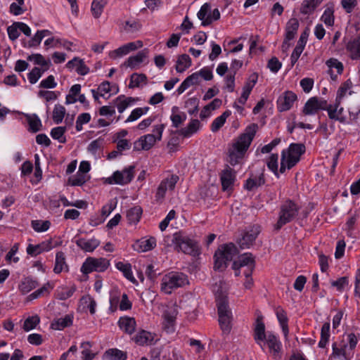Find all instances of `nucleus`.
<instances>
[{"instance_id":"f257e3e1","label":"nucleus","mask_w":360,"mask_h":360,"mask_svg":"<svg viewBox=\"0 0 360 360\" xmlns=\"http://www.w3.org/2000/svg\"><path fill=\"white\" fill-rule=\"evenodd\" d=\"M258 124L252 123L246 127L244 132L241 134L233 143L229 150V162L235 166L244 158L257 130Z\"/></svg>"},{"instance_id":"f03ea898","label":"nucleus","mask_w":360,"mask_h":360,"mask_svg":"<svg viewBox=\"0 0 360 360\" xmlns=\"http://www.w3.org/2000/svg\"><path fill=\"white\" fill-rule=\"evenodd\" d=\"M301 206L291 199L282 201L278 212V221L275 225L276 229H281L284 225L294 221L299 215Z\"/></svg>"},{"instance_id":"7ed1b4c3","label":"nucleus","mask_w":360,"mask_h":360,"mask_svg":"<svg viewBox=\"0 0 360 360\" xmlns=\"http://www.w3.org/2000/svg\"><path fill=\"white\" fill-rule=\"evenodd\" d=\"M219 323L224 335H228L231 330L232 313L229 309L226 297H219L217 299Z\"/></svg>"},{"instance_id":"20e7f679","label":"nucleus","mask_w":360,"mask_h":360,"mask_svg":"<svg viewBox=\"0 0 360 360\" xmlns=\"http://www.w3.org/2000/svg\"><path fill=\"white\" fill-rule=\"evenodd\" d=\"M188 284V276L181 272L171 271L163 276L161 281V290L166 294Z\"/></svg>"},{"instance_id":"39448f33","label":"nucleus","mask_w":360,"mask_h":360,"mask_svg":"<svg viewBox=\"0 0 360 360\" xmlns=\"http://www.w3.org/2000/svg\"><path fill=\"white\" fill-rule=\"evenodd\" d=\"M236 253V248L233 243L224 244L216 250L214 259L215 270L222 271L227 267L228 262L231 261Z\"/></svg>"},{"instance_id":"423d86ee","label":"nucleus","mask_w":360,"mask_h":360,"mask_svg":"<svg viewBox=\"0 0 360 360\" xmlns=\"http://www.w3.org/2000/svg\"><path fill=\"white\" fill-rule=\"evenodd\" d=\"M173 243L175 249L179 252L193 256L200 254V249L198 243L190 238L183 236L181 233H175L173 238Z\"/></svg>"},{"instance_id":"0eeeda50","label":"nucleus","mask_w":360,"mask_h":360,"mask_svg":"<svg viewBox=\"0 0 360 360\" xmlns=\"http://www.w3.org/2000/svg\"><path fill=\"white\" fill-rule=\"evenodd\" d=\"M164 129L165 124H163L155 126L154 134L142 136L134 143V150H150L157 141L161 140Z\"/></svg>"},{"instance_id":"6e6552de","label":"nucleus","mask_w":360,"mask_h":360,"mask_svg":"<svg viewBox=\"0 0 360 360\" xmlns=\"http://www.w3.org/2000/svg\"><path fill=\"white\" fill-rule=\"evenodd\" d=\"M255 267V261L252 253L247 252L240 255L233 263L232 268L236 276H239L243 270V274L252 275Z\"/></svg>"},{"instance_id":"1a4fd4ad","label":"nucleus","mask_w":360,"mask_h":360,"mask_svg":"<svg viewBox=\"0 0 360 360\" xmlns=\"http://www.w3.org/2000/svg\"><path fill=\"white\" fill-rule=\"evenodd\" d=\"M110 266V261L106 258H95L89 257L86 259L81 267L84 274H89L93 271H105Z\"/></svg>"},{"instance_id":"9d476101","label":"nucleus","mask_w":360,"mask_h":360,"mask_svg":"<svg viewBox=\"0 0 360 360\" xmlns=\"http://www.w3.org/2000/svg\"><path fill=\"white\" fill-rule=\"evenodd\" d=\"M134 168L135 167L134 165H131L129 167L124 168L122 172L116 171L113 173L112 176L106 179V182L109 184H127L130 183L134 178Z\"/></svg>"},{"instance_id":"9b49d317","label":"nucleus","mask_w":360,"mask_h":360,"mask_svg":"<svg viewBox=\"0 0 360 360\" xmlns=\"http://www.w3.org/2000/svg\"><path fill=\"white\" fill-rule=\"evenodd\" d=\"M297 95L290 91H287L281 95L277 100V108L279 112L289 110L297 100Z\"/></svg>"},{"instance_id":"f8f14e48","label":"nucleus","mask_w":360,"mask_h":360,"mask_svg":"<svg viewBox=\"0 0 360 360\" xmlns=\"http://www.w3.org/2000/svg\"><path fill=\"white\" fill-rule=\"evenodd\" d=\"M260 233V227L258 225H254L250 230L245 233L242 238L238 241L240 247L243 249L249 248L253 244L257 236Z\"/></svg>"},{"instance_id":"ddd939ff","label":"nucleus","mask_w":360,"mask_h":360,"mask_svg":"<svg viewBox=\"0 0 360 360\" xmlns=\"http://www.w3.org/2000/svg\"><path fill=\"white\" fill-rule=\"evenodd\" d=\"M235 179L236 172L228 166L226 169L222 171L220 176L222 190L224 191H231L233 189Z\"/></svg>"},{"instance_id":"4468645a","label":"nucleus","mask_w":360,"mask_h":360,"mask_svg":"<svg viewBox=\"0 0 360 360\" xmlns=\"http://www.w3.org/2000/svg\"><path fill=\"white\" fill-rule=\"evenodd\" d=\"M177 175H172L170 178L165 179L160 184L156 193V197L163 198L167 189L173 190L179 181Z\"/></svg>"},{"instance_id":"2eb2a0df","label":"nucleus","mask_w":360,"mask_h":360,"mask_svg":"<svg viewBox=\"0 0 360 360\" xmlns=\"http://www.w3.org/2000/svg\"><path fill=\"white\" fill-rule=\"evenodd\" d=\"M264 172V167L262 169V172L259 176L251 174L250 176L245 181L244 188L251 191L255 188L264 185L266 182Z\"/></svg>"},{"instance_id":"dca6fc26","label":"nucleus","mask_w":360,"mask_h":360,"mask_svg":"<svg viewBox=\"0 0 360 360\" xmlns=\"http://www.w3.org/2000/svg\"><path fill=\"white\" fill-rule=\"evenodd\" d=\"M156 246V239L155 237L149 238H142L138 240L133 245L134 249L139 252H145L150 251Z\"/></svg>"},{"instance_id":"f3484780","label":"nucleus","mask_w":360,"mask_h":360,"mask_svg":"<svg viewBox=\"0 0 360 360\" xmlns=\"http://www.w3.org/2000/svg\"><path fill=\"white\" fill-rule=\"evenodd\" d=\"M267 335L265 334V325L262 321V316H258L255 321V327L254 330V339L255 342L260 345L264 349L262 342L264 341Z\"/></svg>"},{"instance_id":"a211bd4d","label":"nucleus","mask_w":360,"mask_h":360,"mask_svg":"<svg viewBox=\"0 0 360 360\" xmlns=\"http://www.w3.org/2000/svg\"><path fill=\"white\" fill-rule=\"evenodd\" d=\"M155 334L145 330H141L137 333L132 338L136 344L140 346L151 345L154 344Z\"/></svg>"},{"instance_id":"6ab92c4d","label":"nucleus","mask_w":360,"mask_h":360,"mask_svg":"<svg viewBox=\"0 0 360 360\" xmlns=\"http://www.w3.org/2000/svg\"><path fill=\"white\" fill-rule=\"evenodd\" d=\"M346 49L352 60H360V35L350 39Z\"/></svg>"},{"instance_id":"aec40b11","label":"nucleus","mask_w":360,"mask_h":360,"mask_svg":"<svg viewBox=\"0 0 360 360\" xmlns=\"http://www.w3.org/2000/svg\"><path fill=\"white\" fill-rule=\"evenodd\" d=\"M148 53V50L147 49H144L139 51L136 55L129 57L128 59L124 61L123 65L131 69H135L139 66L141 63H143L146 58H147Z\"/></svg>"},{"instance_id":"412c9836","label":"nucleus","mask_w":360,"mask_h":360,"mask_svg":"<svg viewBox=\"0 0 360 360\" xmlns=\"http://www.w3.org/2000/svg\"><path fill=\"white\" fill-rule=\"evenodd\" d=\"M76 245L85 252H93L100 245V241L95 238L86 239L84 238H78L75 240Z\"/></svg>"},{"instance_id":"4be33fe9","label":"nucleus","mask_w":360,"mask_h":360,"mask_svg":"<svg viewBox=\"0 0 360 360\" xmlns=\"http://www.w3.org/2000/svg\"><path fill=\"white\" fill-rule=\"evenodd\" d=\"M347 347V344L344 341H341L340 342H333V352L330 356V359L332 358H338L343 360H349L346 349Z\"/></svg>"},{"instance_id":"5701e85b","label":"nucleus","mask_w":360,"mask_h":360,"mask_svg":"<svg viewBox=\"0 0 360 360\" xmlns=\"http://www.w3.org/2000/svg\"><path fill=\"white\" fill-rule=\"evenodd\" d=\"M275 313L282 328L283 333L286 337L289 333L288 318L287 316V313L283 309V308L280 306H278L275 308Z\"/></svg>"},{"instance_id":"b1692460","label":"nucleus","mask_w":360,"mask_h":360,"mask_svg":"<svg viewBox=\"0 0 360 360\" xmlns=\"http://www.w3.org/2000/svg\"><path fill=\"white\" fill-rule=\"evenodd\" d=\"M265 340L269 352L273 354L275 358L277 357L281 352V343L279 340L273 333H269Z\"/></svg>"},{"instance_id":"393cba45","label":"nucleus","mask_w":360,"mask_h":360,"mask_svg":"<svg viewBox=\"0 0 360 360\" xmlns=\"http://www.w3.org/2000/svg\"><path fill=\"white\" fill-rule=\"evenodd\" d=\"M118 326L121 330L131 335L134 332L136 323L134 318L124 316L119 319Z\"/></svg>"},{"instance_id":"a878e982","label":"nucleus","mask_w":360,"mask_h":360,"mask_svg":"<svg viewBox=\"0 0 360 360\" xmlns=\"http://www.w3.org/2000/svg\"><path fill=\"white\" fill-rule=\"evenodd\" d=\"M200 126V122L198 120H192L186 127L177 130L175 133L181 135L185 138H188L196 133L199 129Z\"/></svg>"},{"instance_id":"bb28decb","label":"nucleus","mask_w":360,"mask_h":360,"mask_svg":"<svg viewBox=\"0 0 360 360\" xmlns=\"http://www.w3.org/2000/svg\"><path fill=\"white\" fill-rule=\"evenodd\" d=\"M51 243L43 242L38 245L29 244L27 248V253L31 256H37L44 251H49L51 249Z\"/></svg>"},{"instance_id":"cd10ccee","label":"nucleus","mask_w":360,"mask_h":360,"mask_svg":"<svg viewBox=\"0 0 360 360\" xmlns=\"http://www.w3.org/2000/svg\"><path fill=\"white\" fill-rule=\"evenodd\" d=\"M73 316L72 314H67L63 318L55 319L51 324V326L54 330H63L65 328L69 327L72 325Z\"/></svg>"},{"instance_id":"c85d7f7f","label":"nucleus","mask_w":360,"mask_h":360,"mask_svg":"<svg viewBox=\"0 0 360 360\" xmlns=\"http://www.w3.org/2000/svg\"><path fill=\"white\" fill-rule=\"evenodd\" d=\"M299 27V21L295 18H290L286 24L285 38L292 40L297 34Z\"/></svg>"},{"instance_id":"c756f323","label":"nucleus","mask_w":360,"mask_h":360,"mask_svg":"<svg viewBox=\"0 0 360 360\" xmlns=\"http://www.w3.org/2000/svg\"><path fill=\"white\" fill-rule=\"evenodd\" d=\"M38 285L39 283L37 280L31 277H26L21 281L18 289L22 294H27Z\"/></svg>"},{"instance_id":"7c9ffc66","label":"nucleus","mask_w":360,"mask_h":360,"mask_svg":"<svg viewBox=\"0 0 360 360\" xmlns=\"http://www.w3.org/2000/svg\"><path fill=\"white\" fill-rule=\"evenodd\" d=\"M74 63H77L76 72L80 75H85L89 72V68L85 65L83 60L75 57L72 60L68 62L66 66L69 69L74 68Z\"/></svg>"},{"instance_id":"2f4dec72","label":"nucleus","mask_w":360,"mask_h":360,"mask_svg":"<svg viewBox=\"0 0 360 360\" xmlns=\"http://www.w3.org/2000/svg\"><path fill=\"white\" fill-rule=\"evenodd\" d=\"M25 117L29 124V131L36 133L41 130L42 124L41 120L36 114H25Z\"/></svg>"},{"instance_id":"473e14b6","label":"nucleus","mask_w":360,"mask_h":360,"mask_svg":"<svg viewBox=\"0 0 360 360\" xmlns=\"http://www.w3.org/2000/svg\"><path fill=\"white\" fill-rule=\"evenodd\" d=\"M210 11V6L205 3L201 6L197 14L198 19L202 20L201 25L202 26H207L212 23L211 15L209 14Z\"/></svg>"},{"instance_id":"72a5a7b5","label":"nucleus","mask_w":360,"mask_h":360,"mask_svg":"<svg viewBox=\"0 0 360 360\" xmlns=\"http://www.w3.org/2000/svg\"><path fill=\"white\" fill-rule=\"evenodd\" d=\"M319 109L317 105V97L314 96L310 98L304 104L302 109V114L304 115H315L319 112Z\"/></svg>"},{"instance_id":"f704fd0d","label":"nucleus","mask_w":360,"mask_h":360,"mask_svg":"<svg viewBox=\"0 0 360 360\" xmlns=\"http://www.w3.org/2000/svg\"><path fill=\"white\" fill-rule=\"evenodd\" d=\"M116 268L122 271L124 276V277L133 283H137L136 280L133 276V274L131 271V266L129 263H124L122 262H118L115 264Z\"/></svg>"},{"instance_id":"c9c22d12","label":"nucleus","mask_w":360,"mask_h":360,"mask_svg":"<svg viewBox=\"0 0 360 360\" xmlns=\"http://www.w3.org/2000/svg\"><path fill=\"white\" fill-rule=\"evenodd\" d=\"M68 271V266L65 262V255L64 252L60 251L56 253L55 266L53 271L56 274H60L62 271Z\"/></svg>"},{"instance_id":"e433bc0d","label":"nucleus","mask_w":360,"mask_h":360,"mask_svg":"<svg viewBox=\"0 0 360 360\" xmlns=\"http://www.w3.org/2000/svg\"><path fill=\"white\" fill-rule=\"evenodd\" d=\"M191 65V59L187 54H181L179 56L175 69L178 72H183Z\"/></svg>"},{"instance_id":"4c0bfd02","label":"nucleus","mask_w":360,"mask_h":360,"mask_svg":"<svg viewBox=\"0 0 360 360\" xmlns=\"http://www.w3.org/2000/svg\"><path fill=\"white\" fill-rule=\"evenodd\" d=\"M104 357L108 360H126L127 358V352L118 349H109L104 353Z\"/></svg>"},{"instance_id":"58836bf2","label":"nucleus","mask_w":360,"mask_h":360,"mask_svg":"<svg viewBox=\"0 0 360 360\" xmlns=\"http://www.w3.org/2000/svg\"><path fill=\"white\" fill-rule=\"evenodd\" d=\"M143 210L140 206H134L127 211V218L129 224H136L139 221Z\"/></svg>"},{"instance_id":"ea45409f","label":"nucleus","mask_w":360,"mask_h":360,"mask_svg":"<svg viewBox=\"0 0 360 360\" xmlns=\"http://www.w3.org/2000/svg\"><path fill=\"white\" fill-rule=\"evenodd\" d=\"M178 107H173L172 109V114L170 117L172 126L175 128H178L186 120V115L185 112H181L179 113H176Z\"/></svg>"},{"instance_id":"a19ab883","label":"nucleus","mask_w":360,"mask_h":360,"mask_svg":"<svg viewBox=\"0 0 360 360\" xmlns=\"http://www.w3.org/2000/svg\"><path fill=\"white\" fill-rule=\"evenodd\" d=\"M107 4V0H93L91 3V11L95 18H98Z\"/></svg>"},{"instance_id":"79ce46f5","label":"nucleus","mask_w":360,"mask_h":360,"mask_svg":"<svg viewBox=\"0 0 360 360\" xmlns=\"http://www.w3.org/2000/svg\"><path fill=\"white\" fill-rule=\"evenodd\" d=\"M230 110H226L220 116L216 117L211 124V130L216 132L224 124L226 120L231 115Z\"/></svg>"},{"instance_id":"37998d69","label":"nucleus","mask_w":360,"mask_h":360,"mask_svg":"<svg viewBox=\"0 0 360 360\" xmlns=\"http://www.w3.org/2000/svg\"><path fill=\"white\" fill-rule=\"evenodd\" d=\"M340 101L336 100L335 104L334 105V106H333L332 105H330V107L327 110L328 114V117L330 120L339 121L340 123H345L346 117L345 116H339L337 113L338 108L340 106Z\"/></svg>"},{"instance_id":"c03bdc74","label":"nucleus","mask_w":360,"mask_h":360,"mask_svg":"<svg viewBox=\"0 0 360 360\" xmlns=\"http://www.w3.org/2000/svg\"><path fill=\"white\" fill-rule=\"evenodd\" d=\"M53 285H51L49 282H47L41 288L31 293L27 298L29 300H32L41 296L47 295L49 294L50 290L53 289Z\"/></svg>"},{"instance_id":"a18cd8bd","label":"nucleus","mask_w":360,"mask_h":360,"mask_svg":"<svg viewBox=\"0 0 360 360\" xmlns=\"http://www.w3.org/2000/svg\"><path fill=\"white\" fill-rule=\"evenodd\" d=\"M330 323L326 322L323 324L321 330V340L319 342V347L324 348L328 342L330 338Z\"/></svg>"},{"instance_id":"49530a36","label":"nucleus","mask_w":360,"mask_h":360,"mask_svg":"<svg viewBox=\"0 0 360 360\" xmlns=\"http://www.w3.org/2000/svg\"><path fill=\"white\" fill-rule=\"evenodd\" d=\"M66 113V110L64 106L60 104H56L53 110L52 119L55 124H58L62 122Z\"/></svg>"},{"instance_id":"de8ad7c7","label":"nucleus","mask_w":360,"mask_h":360,"mask_svg":"<svg viewBox=\"0 0 360 360\" xmlns=\"http://www.w3.org/2000/svg\"><path fill=\"white\" fill-rule=\"evenodd\" d=\"M258 79V75L256 72L252 73L248 78V81L245 82L243 88L242 94L245 96H249L253 87L256 84Z\"/></svg>"},{"instance_id":"09e8293b","label":"nucleus","mask_w":360,"mask_h":360,"mask_svg":"<svg viewBox=\"0 0 360 360\" xmlns=\"http://www.w3.org/2000/svg\"><path fill=\"white\" fill-rule=\"evenodd\" d=\"M67 131V127H56L51 129V136L53 139L58 140L61 143L66 142L64 134Z\"/></svg>"},{"instance_id":"8fccbe9b","label":"nucleus","mask_w":360,"mask_h":360,"mask_svg":"<svg viewBox=\"0 0 360 360\" xmlns=\"http://www.w3.org/2000/svg\"><path fill=\"white\" fill-rule=\"evenodd\" d=\"M89 178L86 174H82L81 172H77L75 175L72 176L69 178V184L72 186H81L84 184Z\"/></svg>"},{"instance_id":"3c124183","label":"nucleus","mask_w":360,"mask_h":360,"mask_svg":"<svg viewBox=\"0 0 360 360\" xmlns=\"http://www.w3.org/2000/svg\"><path fill=\"white\" fill-rule=\"evenodd\" d=\"M146 82H147V77L146 76V75L133 73L131 75L129 88L134 89L135 87H139L141 83L143 82V83L146 84Z\"/></svg>"},{"instance_id":"603ef678","label":"nucleus","mask_w":360,"mask_h":360,"mask_svg":"<svg viewBox=\"0 0 360 360\" xmlns=\"http://www.w3.org/2000/svg\"><path fill=\"white\" fill-rule=\"evenodd\" d=\"M40 318L39 316H29L24 321L22 328L25 331H30L36 328V326L39 323Z\"/></svg>"},{"instance_id":"864d4df0","label":"nucleus","mask_w":360,"mask_h":360,"mask_svg":"<svg viewBox=\"0 0 360 360\" xmlns=\"http://www.w3.org/2000/svg\"><path fill=\"white\" fill-rule=\"evenodd\" d=\"M46 70H47V68H34L27 75L29 82L32 84H35Z\"/></svg>"},{"instance_id":"5fc2aeb1","label":"nucleus","mask_w":360,"mask_h":360,"mask_svg":"<svg viewBox=\"0 0 360 360\" xmlns=\"http://www.w3.org/2000/svg\"><path fill=\"white\" fill-rule=\"evenodd\" d=\"M142 27L139 20H127L123 26L124 30L127 33H134L139 31Z\"/></svg>"},{"instance_id":"6e6d98bb","label":"nucleus","mask_w":360,"mask_h":360,"mask_svg":"<svg viewBox=\"0 0 360 360\" xmlns=\"http://www.w3.org/2000/svg\"><path fill=\"white\" fill-rule=\"evenodd\" d=\"M148 110H149V107L135 108L134 110H133L131 111L130 115L125 120V122H134V121L138 120L143 115L146 114L147 112L148 111Z\"/></svg>"},{"instance_id":"4d7b16f0","label":"nucleus","mask_w":360,"mask_h":360,"mask_svg":"<svg viewBox=\"0 0 360 360\" xmlns=\"http://www.w3.org/2000/svg\"><path fill=\"white\" fill-rule=\"evenodd\" d=\"M323 0H306L302 4L301 11L302 13L307 14L314 11Z\"/></svg>"},{"instance_id":"13d9d810","label":"nucleus","mask_w":360,"mask_h":360,"mask_svg":"<svg viewBox=\"0 0 360 360\" xmlns=\"http://www.w3.org/2000/svg\"><path fill=\"white\" fill-rule=\"evenodd\" d=\"M27 60L30 61H33L36 65H40L42 68H47L49 69V65L50 63L49 60H46L43 56L39 53L32 54L27 57Z\"/></svg>"},{"instance_id":"bf43d9fd","label":"nucleus","mask_w":360,"mask_h":360,"mask_svg":"<svg viewBox=\"0 0 360 360\" xmlns=\"http://www.w3.org/2000/svg\"><path fill=\"white\" fill-rule=\"evenodd\" d=\"M49 221L33 220L32 221V227L35 231L43 232L47 231L50 227Z\"/></svg>"},{"instance_id":"052dcab7","label":"nucleus","mask_w":360,"mask_h":360,"mask_svg":"<svg viewBox=\"0 0 360 360\" xmlns=\"http://www.w3.org/2000/svg\"><path fill=\"white\" fill-rule=\"evenodd\" d=\"M305 150L306 148L303 143H291L289 146L288 153L297 155L300 158V156L305 153Z\"/></svg>"},{"instance_id":"680f3d73","label":"nucleus","mask_w":360,"mask_h":360,"mask_svg":"<svg viewBox=\"0 0 360 360\" xmlns=\"http://www.w3.org/2000/svg\"><path fill=\"white\" fill-rule=\"evenodd\" d=\"M334 10L333 8H327L321 16V20L326 25L331 26L334 23Z\"/></svg>"},{"instance_id":"e2e57ef3","label":"nucleus","mask_w":360,"mask_h":360,"mask_svg":"<svg viewBox=\"0 0 360 360\" xmlns=\"http://www.w3.org/2000/svg\"><path fill=\"white\" fill-rule=\"evenodd\" d=\"M278 155L277 153H273L271 155V156L269 158V160L267 162V167L268 168L271 170L274 174L277 176H278Z\"/></svg>"},{"instance_id":"0e129e2a","label":"nucleus","mask_w":360,"mask_h":360,"mask_svg":"<svg viewBox=\"0 0 360 360\" xmlns=\"http://www.w3.org/2000/svg\"><path fill=\"white\" fill-rule=\"evenodd\" d=\"M326 65L329 68V70H332L333 68L336 69L339 75H341L343 72L344 67L342 63L336 58H330L326 61Z\"/></svg>"},{"instance_id":"69168bd1","label":"nucleus","mask_w":360,"mask_h":360,"mask_svg":"<svg viewBox=\"0 0 360 360\" xmlns=\"http://www.w3.org/2000/svg\"><path fill=\"white\" fill-rule=\"evenodd\" d=\"M86 346H88L89 347H91L92 344L91 342H89V341L83 342L81 344V347L84 348L83 351L82 352L83 358L88 359V360H92L95 357V354L92 353L91 351L89 348H86Z\"/></svg>"},{"instance_id":"338daca9","label":"nucleus","mask_w":360,"mask_h":360,"mask_svg":"<svg viewBox=\"0 0 360 360\" xmlns=\"http://www.w3.org/2000/svg\"><path fill=\"white\" fill-rule=\"evenodd\" d=\"M57 83L55 82V78L53 75H49L45 79L41 81L39 87L44 89H53L56 86Z\"/></svg>"},{"instance_id":"774afa93","label":"nucleus","mask_w":360,"mask_h":360,"mask_svg":"<svg viewBox=\"0 0 360 360\" xmlns=\"http://www.w3.org/2000/svg\"><path fill=\"white\" fill-rule=\"evenodd\" d=\"M75 291V288L72 287L70 288H63L60 290L58 291V297L61 300H65L68 298L70 297Z\"/></svg>"}]
</instances>
